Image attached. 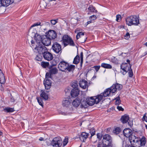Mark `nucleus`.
<instances>
[{
	"instance_id": "obj_10",
	"label": "nucleus",
	"mask_w": 147,
	"mask_h": 147,
	"mask_svg": "<svg viewBox=\"0 0 147 147\" xmlns=\"http://www.w3.org/2000/svg\"><path fill=\"white\" fill-rule=\"evenodd\" d=\"M52 48L54 51L57 53L60 52L61 53V46L57 42H55L53 43L52 46Z\"/></svg>"
},
{
	"instance_id": "obj_2",
	"label": "nucleus",
	"mask_w": 147,
	"mask_h": 147,
	"mask_svg": "<svg viewBox=\"0 0 147 147\" xmlns=\"http://www.w3.org/2000/svg\"><path fill=\"white\" fill-rule=\"evenodd\" d=\"M75 67L74 65H69V63L64 61H61L58 65V68L60 71L65 72L73 71Z\"/></svg>"
},
{
	"instance_id": "obj_3",
	"label": "nucleus",
	"mask_w": 147,
	"mask_h": 147,
	"mask_svg": "<svg viewBox=\"0 0 147 147\" xmlns=\"http://www.w3.org/2000/svg\"><path fill=\"white\" fill-rule=\"evenodd\" d=\"M95 101L94 96L88 97L86 98H84L82 100L80 108L85 109L87 107L88 105L90 106L93 105L95 103Z\"/></svg>"
},
{
	"instance_id": "obj_38",
	"label": "nucleus",
	"mask_w": 147,
	"mask_h": 147,
	"mask_svg": "<svg viewBox=\"0 0 147 147\" xmlns=\"http://www.w3.org/2000/svg\"><path fill=\"white\" fill-rule=\"evenodd\" d=\"M41 66L44 68H46L48 67L49 65V63L48 62H42L41 63Z\"/></svg>"
},
{
	"instance_id": "obj_35",
	"label": "nucleus",
	"mask_w": 147,
	"mask_h": 147,
	"mask_svg": "<svg viewBox=\"0 0 147 147\" xmlns=\"http://www.w3.org/2000/svg\"><path fill=\"white\" fill-rule=\"evenodd\" d=\"M57 69L55 67H53L49 70V72L51 74H55L57 72Z\"/></svg>"
},
{
	"instance_id": "obj_31",
	"label": "nucleus",
	"mask_w": 147,
	"mask_h": 147,
	"mask_svg": "<svg viewBox=\"0 0 147 147\" xmlns=\"http://www.w3.org/2000/svg\"><path fill=\"white\" fill-rule=\"evenodd\" d=\"M42 92L40 96L45 100H47L48 98V94L44 91H41Z\"/></svg>"
},
{
	"instance_id": "obj_46",
	"label": "nucleus",
	"mask_w": 147,
	"mask_h": 147,
	"mask_svg": "<svg viewBox=\"0 0 147 147\" xmlns=\"http://www.w3.org/2000/svg\"><path fill=\"white\" fill-rule=\"evenodd\" d=\"M35 59L36 60L38 61H41L42 59V57L40 55H39L38 56H37Z\"/></svg>"
},
{
	"instance_id": "obj_40",
	"label": "nucleus",
	"mask_w": 147,
	"mask_h": 147,
	"mask_svg": "<svg viewBox=\"0 0 147 147\" xmlns=\"http://www.w3.org/2000/svg\"><path fill=\"white\" fill-rule=\"evenodd\" d=\"M95 130L94 128H92L90 129V132L91 135V137L95 135Z\"/></svg>"
},
{
	"instance_id": "obj_4",
	"label": "nucleus",
	"mask_w": 147,
	"mask_h": 147,
	"mask_svg": "<svg viewBox=\"0 0 147 147\" xmlns=\"http://www.w3.org/2000/svg\"><path fill=\"white\" fill-rule=\"evenodd\" d=\"M126 24L129 26L138 25L139 24V20L136 16H131L127 17L125 19Z\"/></svg>"
},
{
	"instance_id": "obj_49",
	"label": "nucleus",
	"mask_w": 147,
	"mask_h": 147,
	"mask_svg": "<svg viewBox=\"0 0 147 147\" xmlns=\"http://www.w3.org/2000/svg\"><path fill=\"white\" fill-rule=\"evenodd\" d=\"M51 74L50 73H47L46 74V78H45L48 79L49 78H50L51 76Z\"/></svg>"
},
{
	"instance_id": "obj_54",
	"label": "nucleus",
	"mask_w": 147,
	"mask_h": 147,
	"mask_svg": "<svg viewBox=\"0 0 147 147\" xmlns=\"http://www.w3.org/2000/svg\"><path fill=\"white\" fill-rule=\"evenodd\" d=\"M126 39H128L130 37L129 34L128 33H127L125 36Z\"/></svg>"
},
{
	"instance_id": "obj_61",
	"label": "nucleus",
	"mask_w": 147,
	"mask_h": 147,
	"mask_svg": "<svg viewBox=\"0 0 147 147\" xmlns=\"http://www.w3.org/2000/svg\"><path fill=\"white\" fill-rule=\"evenodd\" d=\"M11 101L12 102H13L14 101V99L13 98H11Z\"/></svg>"
},
{
	"instance_id": "obj_43",
	"label": "nucleus",
	"mask_w": 147,
	"mask_h": 147,
	"mask_svg": "<svg viewBox=\"0 0 147 147\" xmlns=\"http://www.w3.org/2000/svg\"><path fill=\"white\" fill-rule=\"evenodd\" d=\"M100 65H95L93 67V68L95 69L96 72H97L100 69Z\"/></svg>"
},
{
	"instance_id": "obj_56",
	"label": "nucleus",
	"mask_w": 147,
	"mask_h": 147,
	"mask_svg": "<svg viewBox=\"0 0 147 147\" xmlns=\"http://www.w3.org/2000/svg\"><path fill=\"white\" fill-rule=\"evenodd\" d=\"M87 38L85 37L84 39H82V38L80 39V42L81 43L84 42L87 39Z\"/></svg>"
},
{
	"instance_id": "obj_64",
	"label": "nucleus",
	"mask_w": 147,
	"mask_h": 147,
	"mask_svg": "<svg viewBox=\"0 0 147 147\" xmlns=\"http://www.w3.org/2000/svg\"><path fill=\"white\" fill-rule=\"evenodd\" d=\"M145 126L146 128L147 129V125L146 124H145Z\"/></svg>"
},
{
	"instance_id": "obj_26",
	"label": "nucleus",
	"mask_w": 147,
	"mask_h": 147,
	"mask_svg": "<svg viewBox=\"0 0 147 147\" xmlns=\"http://www.w3.org/2000/svg\"><path fill=\"white\" fill-rule=\"evenodd\" d=\"M94 97L95 100V103L97 104L98 103L100 100L103 99V97L102 95L100 94L96 96H94Z\"/></svg>"
},
{
	"instance_id": "obj_36",
	"label": "nucleus",
	"mask_w": 147,
	"mask_h": 147,
	"mask_svg": "<svg viewBox=\"0 0 147 147\" xmlns=\"http://www.w3.org/2000/svg\"><path fill=\"white\" fill-rule=\"evenodd\" d=\"M80 61V57L78 55H77L74 58L73 63L76 64H78Z\"/></svg>"
},
{
	"instance_id": "obj_21",
	"label": "nucleus",
	"mask_w": 147,
	"mask_h": 147,
	"mask_svg": "<svg viewBox=\"0 0 147 147\" xmlns=\"http://www.w3.org/2000/svg\"><path fill=\"white\" fill-rule=\"evenodd\" d=\"M82 99H83V98H82L80 100L78 98H76L72 102L73 105L76 107L79 106V107L80 108V106L81 105V102Z\"/></svg>"
},
{
	"instance_id": "obj_48",
	"label": "nucleus",
	"mask_w": 147,
	"mask_h": 147,
	"mask_svg": "<svg viewBox=\"0 0 147 147\" xmlns=\"http://www.w3.org/2000/svg\"><path fill=\"white\" fill-rule=\"evenodd\" d=\"M57 20H51V24L53 25H55L57 22Z\"/></svg>"
},
{
	"instance_id": "obj_62",
	"label": "nucleus",
	"mask_w": 147,
	"mask_h": 147,
	"mask_svg": "<svg viewBox=\"0 0 147 147\" xmlns=\"http://www.w3.org/2000/svg\"><path fill=\"white\" fill-rule=\"evenodd\" d=\"M126 61L127 63H130V61L129 60V59H127Z\"/></svg>"
},
{
	"instance_id": "obj_42",
	"label": "nucleus",
	"mask_w": 147,
	"mask_h": 147,
	"mask_svg": "<svg viewBox=\"0 0 147 147\" xmlns=\"http://www.w3.org/2000/svg\"><path fill=\"white\" fill-rule=\"evenodd\" d=\"M116 100L115 102V104L116 105H119L120 103V98L119 97H117L116 98Z\"/></svg>"
},
{
	"instance_id": "obj_63",
	"label": "nucleus",
	"mask_w": 147,
	"mask_h": 147,
	"mask_svg": "<svg viewBox=\"0 0 147 147\" xmlns=\"http://www.w3.org/2000/svg\"><path fill=\"white\" fill-rule=\"evenodd\" d=\"M109 146H104L103 145L102 147H108Z\"/></svg>"
},
{
	"instance_id": "obj_57",
	"label": "nucleus",
	"mask_w": 147,
	"mask_h": 147,
	"mask_svg": "<svg viewBox=\"0 0 147 147\" xmlns=\"http://www.w3.org/2000/svg\"><path fill=\"white\" fill-rule=\"evenodd\" d=\"M102 143L101 142H99L98 144L97 147H102Z\"/></svg>"
},
{
	"instance_id": "obj_1",
	"label": "nucleus",
	"mask_w": 147,
	"mask_h": 147,
	"mask_svg": "<svg viewBox=\"0 0 147 147\" xmlns=\"http://www.w3.org/2000/svg\"><path fill=\"white\" fill-rule=\"evenodd\" d=\"M38 26L42 27L43 28H44L45 27L44 26H49V24L48 22H38L37 23H35L31 26L29 31V34H30L31 33H33L32 31V28ZM33 33H34V35L35 36L34 38L36 42L38 43V44H41V42L42 38V36L37 33H35V32H34Z\"/></svg>"
},
{
	"instance_id": "obj_13",
	"label": "nucleus",
	"mask_w": 147,
	"mask_h": 147,
	"mask_svg": "<svg viewBox=\"0 0 147 147\" xmlns=\"http://www.w3.org/2000/svg\"><path fill=\"white\" fill-rule=\"evenodd\" d=\"M122 87L123 86L121 84L118 83H116L115 84L113 85L111 87L112 93H114L117 89H122Z\"/></svg>"
},
{
	"instance_id": "obj_7",
	"label": "nucleus",
	"mask_w": 147,
	"mask_h": 147,
	"mask_svg": "<svg viewBox=\"0 0 147 147\" xmlns=\"http://www.w3.org/2000/svg\"><path fill=\"white\" fill-rule=\"evenodd\" d=\"M62 140L60 137H57L54 138L51 142L52 145L53 147H60L61 146Z\"/></svg>"
},
{
	"instance_id": "obj_27",
	"label": "nucleus",
	"mask_w": 147,
	"mask_h": 147,
	"mask_svg": "<svg viewBox=\"0 0 147 147\" xmlns=\"http://www.w3.org/2000/svg\"><path fill=\"white\" fill-rule=\"evenodd\" d=\"M71 104L70 99L69 98H66L62 102V104L63 106L68 107Z\"/></svg>"
},
{
	"instance_id": "obj_17",
	"label": "nucleus",
	"mask_w": 147,
	"mask_h": 147,
	"mask_svg": "<svg viewBox=\"0 0 147 147\" xmlns=\"http://www.w3.org/2000/svg\"><path fill=\"white\" fill-rule=\"evenodd\" d=\"M47 36L51 39H53L57 36L56 32L54 30H50L48 32Z\"/></svg>"
},
{
	"instance_id": "obj_14",
	"label": "nucleus",
	"mask_w": 147,
	"mask_h": 147,
	"mask_svg": "<svg viewBox=\"0 0 147 147\" xmlns=\"http://www.w3.org/2000/svg\"><path fill=\"white\" fill-rule=\"evenodd\" d=\"M1 6L7 7L11 4L14 2V0H0Z\"/></svg>"
},
{
	"instance_id": "obj_22",
	"label": "nucleus",
	"mask_w": 147,
	"mask_h": 147,
	"mask_svg": "<svg viewBox=\"0 0 147 147\" xmlns=\"http://www.w3.org/2000/svg\"><path fill=\"white\" fill-rule=\"evenodd\" d=\"M51 84L50 80L48 79L45 78V80L44 81V84L46 89L47 90L49 89L51 86Z\"/></svg>"
},
{
	"instance_id": "obj_44",
	"label": "nucleus",
	"mask_w": 147,
	"mask_h": 147,
	"mask_svg": "<svg viewBox=\"0 0 147 147\" xmlns=\"http://www.w3.org/2000/svg\"><path fill=\"white\" fill-rule=\"evenodd\" d=\"M128 71H129L128 73L129 76L130 77H132L133 75L132 69L131 68Z\"/></svg>"
},
{
	"instance_id": "obj_5",
	"label": "nucleus",
	"mask_w": 147,
	"mask_h": 147,
	"mask_svg": "<svg viewBox=\"0 0 147 147\" xmlns=\"http://www.w3.org/2000/svg\"><path fill=\"white\" fill-rule=\"evenodd\" d=\"M102 142L103 145L110 147H112L113 146L112 138L109 134H106L103 136Z\"/></svg>"
},
{
	"instance_id": "obj_52",
	"label": "nucleus",
	"mask_w": 147,
	"mask_h": 147,
	"mask_svg": "<svg viewBox=\"0 0 147 147\" xmlns=\"http://www.w3.org/2000/svg\"><path fill=\"white\" fill-rule=\"evenodd\" d=\"M121 18V16L119 15H117L116 16V21L117 22H119Z\"/></svg>"
},
{
	"instance_id": "obj_45",
	"label": "nucleus",
	"mask_w": 147,
	"mask_h": 147,
	"mask_svg": "<svg viewBox=\"0 0 147 147\" xmlns=\"http://www.w3.org/2000/svg\"><path fill=\"white\" fill-rule=\"evenodd\" d=\"M89 18L91 20H94L96 19V17L95 15H92L90 16Z\"/></svg>"
},
{
	"instance_id": "obj_59",
	"label": "nucleus",
	"mask_w": 147,
	"mask_h": 147,
	"mask_svg": "<svg viewBox=\"0 0 147 147\" xmlns=\"http://www.w3.org/2000/svg\"><path fill=\"white\" fill-rule=\"evenodd\" d=\"M44 140V138H42L41 137L39 139V140L40 141H43Z\"/></svg>"
},
{
	"instance_id": "obj_28",
	"label": "nucleus",
	"mask_w": 147,
	"mask_h": 147,
	"mask_svg": "<svg viewBox=\"0 0 147 147\" xmlns=\"http://www.w3.org/2000/svg\"><path fill=\"white\" fill-rule=\"evenodd\" d=\"M87 82L86 81L82 80H80L79 85L81 87L85 89L87 86Z\"/></svg>"
},
{
	"instance_id": "obj_19",
	"label": "nucleus",
	"mask_w": 147,
	"mask_h": 147,
	"mask_svg": "<svg viewBox=\"0 0 147 147\" xmlns=\"http://www.w3.org/2000/svg\"><path fill=\"white\" fill-rule=\"evenodd\" d=\"M129 139L131 144L134 145L136 143L138 142V140L137 138L133 134L129 138Z\"/></svg>"
},
{
	"instance_id": "obj_55",
	"label": "nucleus",
	"mask_w": 147,
	"mask_h": 147,
	"mask_svg": "<svg viewBox=\"0 0 147 147\" xmlns=\"http://www.w3.org/2000/svg\"><path fill=\"white\" fill-rule=\"evenodd\" d=\"M117 108L119 111H123L124 110V109L121 106H117Z\"/></svg>"
},
{
	"instance_id": "obj_11",
	"label": "nucleus",
	"mask_w": 147,
	"mask_h": 147,
	"mask_svg": "<svg viewBox=\"0 0 147 147\" xmlns=\"http://www.w3.org/2000/svg\"><path fill=\"white\" fill-rule=\"evenodd\" d=\"M51 39L46 35L42 36V38L41 44L47 46L49 45L51 43Z\"/></svg>"
},
{
	"instance_id": "obj_33",
	"label": "nucleus",
	"mask_w": 147,
	"mask_h": 147,
	"mask_svg": "<svg viewBox=\"0 0 147 147\" xmlns=\"http://www.w3.org/2000/svg\"><path fill=\"white\" fill-rule=\"evenodd\" d=\"M88 10L89 12L92 13H96L97 11L95 9V8L92 5H90L88 8Z\"/></svg>"
},
{
	"instance_id": "obj_47",
	"label": "nucleus",
	"mask_w": 147,
	"mask_h": 147,
	"mask_svg": "<svg viewBox=\"0 0 147 147\" xmlns=\"http://www.w3.org/2000/svg\"><path fill=\"white\" fill-rule=\"evenodd\" d=\"M120 131V129L119 127L116 128L115 130L114 131L115 133L116 134H119Z\"/></svg>"
},
{
	"instance_id": "obj_18",
	"label": "nucleus",
	"mask_w": 147,
	"mask_h": 147,
	"mask_svg": "<svg viewBox=\"0 0 147 147\" xmlns=\"http://www.w3.org/2000/svg\"><path fill=\"white\" fill-rule=\"evenodd\" d=\"M43 57L45 60L48 61H51L53 58L52 55L47 51L43 54Z\"/></svg>"
},
{
	"instance_id": "obj_30",
	"label": "nucleus",
	"mask_w": 147,
	"mask_h": 147,
	"mask_svg": "<svg viewBox=\"0 0 147 147\" xmlns=\"http://www.w3.org/2000/svg\"><path fill=\"white\" fill-rule=\"evenodd\" d=\"M101 66L105 68L111 69L112 68V66L111 65L105 63H102L101 64Z\"/></svg>"
},
{
	"instance_id": "obj_34",
	"label": "nucleus",
	"mask_w": 147,
	"mask_h": 147,
	"mask_svg": "<svg viewBox=\"0 0 147 147\" xmlns=\"http://www.w3.org/2000/svg\"><path fill=\"white\" fill-rule=\"evenodd\" d=\"M71 86L73 88V89H78V84L77 82V81H74L71 84Z\"/></svg>"
},
{
	"instance_id": "obj_53",
	"label": "nucleus",
	"mask_w": 147,
	"mask_h": 147,
	"mask_svg": "<svg viewBox=\"0 0 147 147\" xmlns=\"http://www.w3.org/2000/svg\"><path fill=\"white\" fill-rule=\"evenodd\" d=\"M97 138L99 140L101 139L102 138V135L100 133H98L97 134Z\"/></svg>"
},
{
	"instance_id": "obj_9",
	"label": "nucleus",
	"mask_w": 147,
	"mask_h": 147,
	"mask_svg": "<svg viewBox=\"0 0 147 147\" xmlns=\"http://www.w3.org/2000/svg\"><path fill=\"white\" fill-rule=\"evenodd\" d=\"M34 49L40 54H43L47 50L46 47L42 44H38V45H36Z\"/></svg>"
},
{
	"instance_id": "obj_23",
	"label": "nucleus",
	"mask_w": 147,
	"mask_h": 147,
	"mask_svg": "<svg viewBox=\"0 0 147 147\" xmlns=\"http://www.w3.org/2000/svg\"><path fill=\"white\" fill-rule=\"evenodd\" d=\"M89 135V134L84 132H82L80 136V138L81 141L84 142L88 138Z\"/></svg>"
},
{
	"instance_id": "obj_24",
	"label": "nucleus",
	"mask_w": 147,
	"mask_h": 147,
	"mask_svg": "<svg viewBox=\"0 0 147 147\" xmlns=\"http://www.w3.org/2000/svg\"><path fill=\"white\" fill-rule=\"evenodd\" d=\"M79 92V90L78 89H73L71 91V95L72 97L74 98L78 95Z\"/></svg>"
},
{
	"instance_id": "obj_50",
	"label": "nucleus",
	"mask_w": 147,
	"mask_h": 147,
	"mask_svg": "<svg viewBox=\"0 0 147 147\" xmlns=\"http://www.w3.org/2000/svg\"><path fill=\"white\" fill-rule=\"evenodd\" d=\"M142 120L143 121H145L147 122V117L146 116V113H145L143 116Z\"/></svg>"
},
{
	"instance_id": "obj_41",
	"label": "nucleus",
	"mask_w": 147,
	"mask_h": 147,
	"mask_svg": "<svg viewBox=\"0 0 147 147\" xmlns=\"http://www.w3.org/2000/svg\"><path fill=\"white\" fill-rule=\"evenodd\" d=\"M68 142V137H65V139L63 141V144L64 146H65L67 143Z\"/></svg>"
},
{
	"instance_id": "obj_16",
	"label": "nucleus",
	"mask_w": 147,
	"mask_h": 147,
	"mask_svg": "<svg viewBox=\"0 0 147 147\" xmlns=\"http://www.w3.org/2000/svg\"><path fill=\"white\" fill-rule=\"evenodd\" d=\"M131 65L130 63H124L121 65V68L123 71L128 72L131 68Z\"/></svg>"
},
{
	"instance_id": "obj_20",
	"label": "nucleus",
	"mask_w": 147,
	"mask_h": 147,
	"mask_svg": "<svg viewBox=\"0 0 147 147\" xmlns=\"http://www.w3.org/2000/svg\"><path fill=\"white\" fill-rule=\"evenodd\" d=\"M123 133L124 136L126 137L129 138L132 134L133 133L131 129L126 128L123 130Z\"/></svg>"
},
{
	"instance_id": "obj_8",
	"label": "nucleus",
	"mask_w": 147,
	"mask_h": 147,
	"mask_svg": "<svg viewBox=\"0 0 147 147\" xmlns=\"http://www.w3.org/2000/svg\"><path fill=\"white\" fill-rule=\"evenodd\" d=\"M121 120L123 123H125L127 122L128 125L130 127H131L133 125L132 120L129 119V116L126 114H125L121 117Z\"/></svg>"
},
{
	"instance_id": "obj_39",
	"label": "nucleus",
	"mask_w": 147,
	"mask_h": 147,
	"mask_svg": "<svg viewBox=\"0 0 147 147\" xmlns=\"http://www.w3.org/2000/svg\"><path fill=\"white\" fill-rule=\"evenodd\" d=\"M36 99L37 100V101L39 103V104L42 106H43V102H42V98H38V97H37Z\"/></svg>"
},
{
	"instance_id": "obj_25",
	"label": "nucleus",
	"mask_w": 147,
	"mask_h": 147,
	"mask_svg": "<svg viewBox=\"0 0 147 147\" xmlns=\"http://www.w3.org/2000/svg\"><path fill=\"white\" fill-rule=\"evenodd\" d=\"M111 93H112L111 87L110 88L107 89L104 91L103 93H102L101 94L102 95L103 97H105L108 96Z\"/></svg>"
},
{
	"instance_id": "obj_58",
	"label": "nucleus",
	"mask_w": 147,
	"mask_h": 147,
	"mask_svg": "<svg viewBox=\"0 0 147 147\" xmlns=\"http://www.w3.org/2000/svg\"><path fill=\"white\" fill-rule=\"evenodd\" d=\"M127 72L125 71H121V72L122 73V74L123 75H124V74H125L127 73Z\"/></svg>"
},
{
	"instance_id": "obj_60",
	"label": "nucleus",
	"mask_w": 147,
	"mask_h": 147,
	"mask_svg": "<svg viewBox=\"0 0 147 147\" xmlns=\"http://www.w3.org/2000/svg\"><path fill=\"white\" fill-rule=\"evenodd\" d=\"M31 43H32V46H33V44H34V41L33 40H32L31 41Z\"/></svg>"
},
{
	"instance_id": "obj_32",
	"label": "nucleus",
	"mask_w": 147,
	"mask_h": 147,
	"mask_svg": "<svg viewBox=\"0 0 147 147\" xmlns=\"http://www.w3.org/2000/svg\"><path fill=\"white\" fill-rule=\"evenodd\" d=\"M3 111L5 112L10 113L13 112L14 111V110L13 108L7 107L5 108H3Z\"/></svg>"
},
{
	"instance_id": "obj_15",
	"label": "nucleus",
	"mask_w": 147,
	"mask_h": 147,
	"mask_svg": "<svg viewBox=\"0 0 147 147\" xmlns=\"http://www.w3.org/2000/svg\"><path fill=\"white\" fill-rule=\"evenodd\" d=\"M1 6L7 7L11 4L14 2V0H0Z\"/></svg>"
},
{
	"instance_id": "obj_29",
	"label": "nucleus",
	"mask_w": 147,
	"mask_h": 147,
	"mask_svg": "<svg viewBox=\"0 0 147 147\" xmlns=\"http://www.w3.org/2000/svg\"><path fill=\"white\" fill-rule=\"evenodd\" d=\"M5 82V79L4 74L2 71L0 69V83L1 84H4Z\"/></svg>"
},
{
	"instance_id": "obj_37",
	"label": "nucleus",
	"mask_w": 147,
	"mask_h": 147,
	"mask_svg": "<svg viewBox=\"0 0 147 147\" xmlns=\"http://www.w3.org/2000/svg\"><path fill=\"white\" fill-rule=\"evenodd\" d=\"M84 34V32H79L78 33L76 36V39L78 40L80 38H82V36H83Z\"/></svg>"
},
{
	"instance_id": "obj_51",
	"label": "nucleus",
	"mask_w": 147,
	"mask_h": 147,
	"mask_svg": "<svg viewBox=\"0 0 147 147\" xmlns=\"http://www.w3.org/2000/svg\"><path fill=\"white\" fill-rule=\"evenodd\" d=\"M83 53L82 52H81L80 53V59H81V63H82L83 62Z\"/></svg>"
},
{
	"instance_id": "obj_6",
	"label": "nucleus",
	"mask_w": 147,
	"mask_h": 147,
	"mask_svg": "<svg viewBox=\"0 0 147 147\" xmlns=\"http://www.w3.org/2000/svg\"><path fill=\"white\" fill-rule=\"evenodd\" d=\"M62 41L63 43L65 46L68 45L72 46H74L75 45L73 41L67 35H64L63 36Z\"/></svg>"
},
{
	"instance_id": "obj_12",
	"label": "nucleus",
	"mask_w": 147,
	"mask_h": 147,
	"mask_svg": "<svg viewBox=\"0 0 147 147\" xmlns=\"http://www.w3.org/2000/svg\"><path fill=\"white\" fill-rule=\"evenodd\" d=\"M146 142V138L143 136L140 140H138V142L136 143L135 145L136 147H140V146H142L145 145Z\"/></svg>"
}]
</instances>
